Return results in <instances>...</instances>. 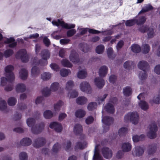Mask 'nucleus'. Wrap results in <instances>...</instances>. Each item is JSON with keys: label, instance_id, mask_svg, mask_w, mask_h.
Instances as JSON below:
<instances>
[{"label": "nucleus", "instance_id": "42", "mask_svg": "<svg viewBox=\"0 0 160 160\" xmlns=\"http://www.w3.org/2000/svg\"><path fill=\"white\" fill-rule=\"evenodd\" d=\"M132 51L135 53H138L141 51V48L137 44H134L131 47Z\"/></svg>", "mask_w": 160, "mask_h": 160}, {"label": "nucleus", "instance_id": "10", "mask_svg": "<svg viewBox=\"0 0 160 160\" xmlns=\"http://www.w3.org/2000/svg\"><path fill=\"white\" fill-rule=\"evenodd\" d=\"M52 23L54 25L59 26L60 25L62 28L66 29L73 28L75 26L74 24H68L65 23L63 21H61L59 19H58L57 21L53 20L52 22Z\"/></svg>", "mask_w": 160, "mask_h": 160}, {"label": "nucleus", "instance_id": "35", "mask_svg": "<svg viewBox=\"0 0 160 160\" xmlns=\"http://www.w3.org/2000/svg\"><path fill=\"white\" fill-rule=\"evenodd\" d=\"M123 92L124 95L126 96H128L132 94V89L129 87H126L123 89Z\"/></svg>", "mask_w": 160, "mask_h": 160}, {"label": "nucleus", "instance_id": "50", "mask_svg": "<svg viewBox=\"0 0 160 160\" xmlns=\"http://www.w3.org/2000/svg\"><path fill=\"white\" fill-rule=\"evenodd\" d=\"M71 73L70 70L64 69L61 70L60 72V74L62 77L66 76Z\"/></svg>", "mask_w": 160, "mask_h": 160}, {"label": "nucleus", "instance_id": "18", "mask_svg": "<svg viewBox=\"0 0 160 160\" xmlns=\"http://www.w3.org/2000/svg\"><path fill=\"white\" fill-rule=\"evenodd\" d=\"M28 76V71L26 69L22 68L19 72V76L23 80L26 79Z\"/></svg>", "mask_w": 160, "mask_h": 160}, {"label": "nucleus", "instance_id": "3", "mask_svg": "<svg viewBox=\"0 0 160 160\" xmlns=\"http://www.w3.org/2000/svg\"><path fill=\"white\" fill-rule=\"evenodd\" d=\"M138 66L140 69L142 70L140 72L139 75V78L142 80H145L148 76L146 70L149 68L148 63L145 61H141L138 62Z\"/></svg>", "mask_w": 160, "mask_h": 160}, {"label": "nucleus", "instance_id": "6", "mask_svg": "<svg viewBox=\"0 0 160 160\" xmlns=\"http://www.w3.org/2000/svg\"><path fill=\"white\" fill-rule=\"evenodd\" d=\"M117 98L115 97H113L110 99V102L108 103L104 107V110L108 113L113 114L115 111V108L112 104L110 102L113 103V104L116 102L117 101Z\"/></svg>", "mask_w": 160, "mask_h": 160}, {"label": "nucleus", "instance_id": "4", "mask_svg": "<svg viewBox=\"0 0 160 160\" xmlns=\"http://www.w3.org/2000/svg\"><path fill=\"white\" fill-rule=\"evenodd\" d=\"M124 120L126 122L130 121L133 124H137L139 120L138 115L136 112H129L125 116Z\"/></svg>", "mask_w": 160, "mask_h": 160}, {"label": "nucleus", "instance_id": "13", "mask_svg": "<svg viewBox=\"0 0 160 160\" xmlns=\"http://www.w3.org/2000/svg\"><path fill=\"white\" fill-rule=\"evenodd\" d=\"M102 153L104 158L108 159L111 158L112 156V150L107 147H103L102 149Z\"/></svg>", "mask_w": 160, "mask_h": 160}, {"label": "nucleus", "instance_id": "39", "mask_svg": "<svg viewBox=\"0 0 160 160\" xmlns=\"http://www.w3.org/2000/svg\"><path fill=\"white\" fill-rule=\"evenodd\" d=\"M79 48L81 51L84 52H87L89 49L88 45L84 43H80L79 44Z\"/></svg>", "mask_w": 160, "mask_h": 160}, {"label": "nucleus", "instance_id": "15", "mask_svg": "<svg viewBox=\"0 0 160 160\" xmlns=\"http://www.w3.org/2000/svg\"><path fill=\"white\" fill-rule=\"evenodd\" d=\"M46 142V141L45 138H40L35 140L33 145L34 147L36 148H38L43 146Z\"/></svg>", "mask_w": 160, "mask_h": 160}, {"label": "nucleus", "instance_id": "30", "mask_svg": "<svg viewBox=\"0 0 160 160\" xmlns=\"http://www.w3.org/2000/svg\"><path fill=\"white\" fill-rule=\"evenodd\" d=\"M5 43H10L9 44V47L11 48H13L15 47L17 43L15 42V39L12 38H7L6 41H5Z\"/></svg>", "mask_w": 160, "mask_h": 160}, {"label": "nucleus", "instance_id": "40", "mask_svg": "<svg viewBox=\"0 0 160 160\" xmlns=\"http://www.w3.org/2000/svg\"><path fill=\"white\" fill-rule=\"evenodd\" d=\"M157 149V145L156 144H153L150 145L149 147L148 153L149 154H152L154 153Z\"/></svg>", "mask_w": 160, "mask_h": 160}, {"label": "nucleus", "instance_id": "29", "mask_svg": "<svg viewBox=\"0 0 160 160\" xmlns=\"http://www.w3.org/2000/svg\"><path fill=\"white\" fill-rule=\"evenodd\" d=\"M87 75V73L84 69L79 70L77 74V77L80 79H84L86 77Z\"/></svg>", "mask_w": 160, "mask_h": 160}, {"label": "nucleus", "instance_id": "22", "mask_svg": "<svg viewBox=\"0 0 160 160\" xmlns=\"http://www.w3.org/2000/svg\"><path fill=\"white\" fill-rule=\"evenodd\" d=\"M95 84L98 88H102L104 86L105 83L104 80L99 78H97L94 80Z\"/></svg>", "mask_w": 160, "mask_h": 160}, {"label": "nucleus", "instance_id": "31", "mask_svg": "<svg viewBox=\"0 0 160 160\" xmlns=\"http://www.w3.org/2000/svg\"><path fill=\"white\" fill-rule=\"evenodd\" d=\"M145 136L144 135H141L139 136L135 135L132 136V139L133 142H136L140 141H142L144 139Z\"/></svg>", "mask_w": 160, "mask_h": 160}, {"label": "nucleus", "instance_id": "1", "mask_svg": "<svg viewBox=\"0 0 160 160\" xmlns=\"http://www.w3.org/2000/svg\"><path fill=\"white\" fill-rule=\"evenodd\" d=\"M14 69L13 66L11 65L7 66L5 68L6 73L5 76L7 78L2 77L1 78L0 85L2 86H5L7 82H11L15 79V77L12 71Z\"/></svg>", "mask_w": 160, "mask_h": 160}, {"label": "nucleus", "instance_id": "33", "mask_svg": "<svg viewBox=\"0 0 160 160\" xmlns=\"http://www.w3.org/2000/svg\"><path fill=\"white\" fill-rule=\"evenodd\" d=\"M52 75L49 72H44L41 74V78L44 81L49 80L51 78Z\"/></svg>", "mask_w": 160, "mask_h": 160}, {"label": "nucleus", "instance_id": "62", "mask_svg": "<svg viewBox=\"0 0 160 160\" xmlns=\"http://www.w3.org/2000/svg\"><path fill=\"white\" fill-rule=\"evenodd\" d=\"M93 121V117L92 116H89L86 118L85 122L87 124H90L92 123Z\"/></svg>", "mask_w": 160, "mask_h": 160}, {"label": "nucleus", "instance_id": "43", "mask_svg": "<svg viewBox=\"0 0 160 160\" xmlns=\"http://www.w3.org/2000/svg\"><path fill=\"white\" fill-rule=\"evenodd\" d=\"M136 23L139 25L143 24L146 21V18L144 16L139 17L138 19H136Z\"/></svg>", "mask_w": 160, "mask_h": 160}, {"label": "nucleus", "instance_id": "53", "mask_svg": "<svg viewBox=\"0 0 160 160\" xmlns=\"http://www.w3.org/2000/svg\"><path fill=\"white\" fill-rule=\"evenodd\" d=\"M107 53L108 58H110L113 59L115 57L113 54V50L111 48H109L107 50Z\"/></svg>", "mask_w": 160, "mask_h": 160}, {"label": "nucleus", "instance_id": "44", "mask_svg": "<svg viewBox=\"0 0 160 160\" xmlns=\"http://www.w3.org/2000/svg\"><path fill=\"white\" fill-rule=\"evenodd\" d=\"M63 105V102L61 101H58L54 105V109L56 111H58L60 109L61 107Z\"/></svg>", "mask_w": 160, "mask_h": 160}, {"label": "nucleus", "instance_id": "14", "mask_svg": "<svg viewBox=\"0 0 160 160\" xmlns=\"http://www.w3.org/2000/svg\"><path fill=\"white\" fill-rule=\"evenodd\" d=\"M144 148L140 146H135L132 150V154L135 156H140L142 155L144 152Z\"/></svg>", "mask_w": 160, "mask_h": 160}, {"label": "nucleus", "instance_id": "16", "mask_svg": "<svg viewBox=\"0 0 160 160\" xmlns=\"http://www.w3.org/2000/svg\"><path fill=\"white\" fill-rule=\"evenodd\" d=\"M69 58L71 61L73 63H78L79 61V57L76 51L72 50L69 56Z\"/></svg>", "mask_w": 160, "mask_h": 160}, {"label": "nucleus", "instance_id": "51", "mask_svg": "<svg viewBox=\"0 0 160 160\" xmlns=\"http://www.w3.org/2000/svg\"><path fill=\"white\" fill-rule=\"evenodd\" d=\"M16 102V99L15 98L13 97L10 98L8 101V104L10 106H13L15 105Z\"/></svg>", "mask_w": 160, "mask_h": 160}, {"label": "nucleus", "instance_id": "48", "mask_svg": "<svg viewBox=\"0 0 160 160\" xmlns=\"http://www.w3.org/2000/svg\"><path fill=\"white\" fill-rule=\"evenodd\" d=\"M128 129L125 127H122L118 130V133L119 136H122L125 135L127 132Z\"/></svg>", "mask_w": 160, "mask_h": 160}, {"label": "nucleus", "instance_id": "21", "mask_svg": "<svg viewBox=\"0 0 160 160\" xmlns=\"http://www.w3.org/2000/svg\"><path fill=\"white\" fill-rule=\"evenodd\" d=\"M76 101L77 104L83 105L87 103L88 100L87 98L84 96H80L76 99Z\"/></svg>", "mask_w": 160, "mask_h": 160}, {"label": "nucleus", "instance_id": "24", "mask_svg": "<svg viewBox=\"0 0 160 160\" xmlns=\"http://www.w3.org/2000/svg\"><path fill=\"white\" fill-rule=\"evenodd\" d=\"M132 146L131 143L128 142H125L122 144V148L123 152H128L132 149Z\"/></svg>", "mask_w": 160, "mask_h": 160}, {"label": "nucleus", "instance_id": "56", "mask_svg": "<svg viewBox=\"0 0 160 160\" xmlns=\"http://www.w3.org/2000/svg\"><path fill=\"white\" fill-rule=\"evenodd\" d=\"M78 94L77 91L75 90H72L68 93V95H69L70 98H74L78 96Z\"/></svg>", "mask_w": 160, "mask_h": 160}, {"label": "nucleus", "instance_id": "23", "mask_svg": "<svg viewBox=\"0 0 160 160\" xmlns=\"http://www.w3.org/2000/svg\"><path fill=\"white\" fill-rule=\"evenodd\" d=\"M108 71V68L106 66L101 67L99 71V74L101 77H104L107 74Z\"/></svg>", "mask_w": 160, "mask_h": 160}, {"label": "nucleus", "instance_id": "64", "mask_svg": "<svg viewBox=\"0 0 160 160\" xmlns=\"http://www.w3.org/2000/svg\"><path fill=\"white\" fill-rule=\"evenodd\" d=\"M61 148V146L57 143L53 146L52 151L54 152H57Z\"/></svg>", "mask_w": 160, "mask_h": 160}, {"label": "nucleus", "instance_id": "47", "mask_svg": "<svg viewBox=\"0 0 160 160\" xmlns=\"http://www.w3.org/2000/svg\"><path fill=\"white\" fill-rule=\"evenodd\" d=\"M97 107L96 102H92L89 103L88 105L87 108L89 111H92L95 109Z\"/></svg>", "mask_w": 160, "mask_h": 160}, {"label": "nucleus", "instance_id": "36", "mask_svg": "<svg viewBox=\"0 0 160 160\" xmlns=\"http://www.w3.org/2000/svg\"><path fill=\"white\" fill-rule=\"evenodd\" d=\"M59 87V84L58 83L54 82L51 84L50 89L51 91L55 92L58 89Z\"/></svg>", "mask_w": 160, "mask_h": 160}, {"label": "nucleus", "instance_id": "25", "mask_svg": "<svg viewBox=\"0 0 160 160\" xmlns=\"http://www.w3.org/2000/svg\"><path fill=\"white\" fill-rule=\"evenodd\" d=\"M86 145V142L84 141H83L82 142H78L76 143L75 146V149L76 150H78V149H82L85 148Z\"/></svg>", "mask_w": 160, "mask_h": 160}, {"label": "nucleus", "instance_id": "52", "mask_svg": "<svg viewBox=\"0 0 160 160\" xmlns=\"http://www.w3.org/2000/svg\"><path fill=\"white\" fill-rule=\"evenodd\" d=\"M104 49V46L102 45H100L96 47V52L98 54H102L103 52Z\"/></svg>", "mask_w": 160, "mask_h": 160}, {"label": "nucleus", "instance_id": "58", "mask_svg": "<svg viewBox=\"0 0 160 160\" xmlns=\"http://www.w3.org/2000/svg\"><path fill=\"white\" fill-rule=\"evenodd\" d=\"M108 95V94L105 93L99 96L98 98V101L99 104H100L101 103L104 101L105 99L106 98Z\"/></svg>", "mask_w": 160, "mask_h": 160}, {"label": "nucleus", "instance_id": "37", "mask_svg": "<svg viewBox=\"0 0 160 160\" xmlns=\"http://www.w3.org/2000/svg\"><path fill=\"white\" fill-rule=\"evenodd\" d=\"M139 105L141 108L143 110H146L148 108V105L145 101L141 100Z\"/></svg>", "mask_w": 160, "mask_h": 160}, {"label": "nucleus", "instance_id": "11", "mask_svg": "<svg viewBox=\"0 0 160 160\" xmlns=\"http://www.w3.org/2000/svg\"><path fill=\"white\" fill-rule=\"evenodd\" d=\"M80 89L82 92L88 94H91L92 91L91 86L87 82H82L80 85Z\"/></svg>", "mask_w": 160, "mask_h": 160}, {"label": "nucleus", "instance_id": "59", "mask_svg": "<svg viewBox=\"0 0 160 160\" xmlns=\"http://www.w3.org/2000/svg\"><path fill=\"white\" fill-rule=\"evenodd\" d=\"M13 53V51L11 49L6 50L4 53V55L6 58H8L11 56Z\"/></svg>", "mask_w": 160, "mask_h": 160}, {"label": "nucleus", "instance_id": "28", "mask_svg": "<svg viewBox=\"0 0 160 160\" xmlns=\"http://www.w3.org/2000/svg\"><path fill=\"white\" fill-rule=\"evenodd\" d=\"M32 140L29 138H26L22 139L20 142L21 144L23 146H28L31 144Z\"/></svg>", "mask_w": 160, "mask_h": 160}, {"label": "nucleus", "instance_id": "32", "mask_svg": "<svg viewBox=\"0 0 160 160\" xmlns=\"http://www.w3.org/2000/svg\"><path fill=\"white\" fill-rule=\"evenodd\" d=\"M153 9V7L151 5L149 4H147L142 8L139 14L148 12L152 10Z\"/></svg>", "mask_w": 160, "mask_h": 160}, {"label": "nucleus", "instance_id": "8", "mask_svg": "<svg viewBox=\"0 0 160 160\" xmlns=\"http://www.w3.org/2000/svg\"><path fill=\"white\" fill-rule=\"evenodd\" d=\"M149 130L147 133V136L151 139L155 138L156 136V132L158 130V127L155 122H152L150 125Z\"/></svg>", "mask_w": 160, "mask_h": 160}, {"label": "nucleus", "instance_id": "38", "mask_svg": "<svg viewBox=\"0 0 160 160\" xmlns=\"http://www.w3.org/2000/svg\"><path fill=\"white\" fill-rule=\"evenodd\" d=\"M74 83L72 80L68 81L66 83L65 89L67 90H69L74 87Z\"/></svg>", "mask_w": 160, "mask_h": 160}, {"label": "nucleus", "instance_id": "27", "mask_svg": "<svg viewBox=\"0 0 160 160\" xmlns=\"http://www.w3.org/2000/svg\"><path fill=\"white\" fill-rule=\"evenodd\" d=\"M75 114L77 118H81L85 115L86 112L83 109H79L76 111Z\"/></svg>", "mask_w": 160, "mask_h": 160}, {"label": "nucleus", "instance_id": "2", "mask_svg": "<svg viewBox=\"0 0 160 160\" xmlns=\"http://www.w3.org/2000/svg\"><path fill=\"white\" fill-rule=\"evenodd\" d=\"M35 120L32 118H29L27 120L28 126L31 128L32 132L34 134H38L41 132L43 129L44 124L43 122H42L38 126L34 125Z\"/></svg>", "mask_w": 160, "mask_h": 160}, {"label": "nucleus", "instance_id": "49", "mask_svg": "<svg viewBox=\"0 0 160 160\" xmlns=\"http://www.w3.org/2000/svg\"><path fill=\"white\" fill-rule=\"evenodd\" d=\"M7 107V103L6 102L0 98V110L3 111L6 109Z\"/></svg>", "mask_w": 160, "mask_h": 160}, {"label": "nucleus", "instance_id": "46", "mask_svg": "<svg viewBox=\"0 0 160 160\" xmlns=\"http://www.w3.org/2000/svg\"><path fill=\"white\" fill-rule=\"evenodd\" d=\"M44 117L46 119H49L53 116V113L49 110L45 111L43 113Z\"/></svg>", "mask_w": 160, "mask_h": 160}, {"label": "nucleus", "instance_id": "55", "mask_svg": "<svg viewBox=\"0 0 160 160\" xmlns=\"http://www.w3.org/2000/svg\"><path fill=\"white\" fill-rule=\"evenodd\" d=\"M147 32L148 38H152L154 36V32L153 29L148 28Z\"/></svg>", "mask_w": 160, "mask_h": 160}, {"label": "nucleus", "instance_id": "9", "mask_svg": "<svg viewBox=\"0 0 160 160\" xmlns=\"http://www.w3.org/2000/svg\"><path fill=\"white\" fill-rule=\"evenodd\" d=\"M102 123L104 124V125H103V126L104 131L106 132L109 129V126L113 123V119L111 117L108 116L103 117L102 115Z\"/></svg>", "mask_w": 160, "mask_h": 160}, {"label": "nucleus", "instance_id": "5", "mask_svg": "<svg viewBox=\"0 0 160 160\" xmlns=\"http://www.w3.org/2000/svg\"><path fill=\"white\" fill-rule=\"evenodd\" d=\"M41 56L42 58L39 62L38 64L41 66H45L48 64L47 59L49 58L50 53L48 50H42L41 53Z\"/></svg>", "mask_w": 160, "mask_h": 160}, {"label": "nucleus", "instance_id": "63", "mask_svg": "<svg viewBox=\"0 0 160 160\" xmlns=\"http://www.w3.org/2000/svg\"><path fill=\"white\" fill-rule=\"evenodd\" d=\"M71 143V142L69 141H67L66 142L64 143L63 147L66 151H68L70 149Z\"/></svg>", "mask_w": 160, "mask_h": 160}, {"label": "nucleus", "instance_id": "26", "mask_svg": "<svg viewBox=\"0 0 160 160\" xmlns=\"http://www.w3.org/2000/svg\"><path fill=\"white\" fill-rule=\"evenodd\" d=\"M40 73V70L37 67L35 66L32 68L31 70V75L32 77L34 78L37 77Z\"/></svg>", "mask_w": 160, "mask_h": 160}, {"label": "nucleus", "instance_id": "7", "mask_svg": "<svg viewBox=\"0 0 160 160\" xmlns=\"http://www.w3.org/2000/svg\"><path fill=\"white\" fill-rule=\"evenodd\" d=\"M16 57L17 59H20L23 62H28L29 59L26 51L25 49H20L16 55Z\"/></svg>", "mask_w": 160, "mask_h": 160}, {"label": "nucleus", "instance_id": "54", "mask_svg": "<svg viewBox=\"0 0 160 160\" xmlns=\"http://www.w3.org/2000/svg\"><path fill=\"white\" fill-rule=\"evenodd\" d=\"M51 91L49 90L47 87H46L42 90V94L45 97H47L49 96L51 93Z\"/></svg>", "mask_w": 160, "mask_h": 160}, {"label": "nucleus", "instance_id": "57", "mask_svg": "<svg viewBox=\"0 0 160 160\" xmlns=\"http://www.w3.org/2000/svg\"><path fill=\"white\" fill-rule=\"evenodd\" d=\"M150 47L148 44H145L142 46L143 52L145 54L148 53L150 50Z\"/></svg>", "mask_w": 160, "mask_h": 160}, {"label": "nucleus", "instance_id": "20", "mask_svg": "<svg viewBox=\"0 0 160 160\" xmlns=\"http://www.w3.org/2000/svg\"><path fill=\"white\" fill-rule=\"evenodd\" d=\"M83 131L82 127L79 124H76L73 128V132L77 135H81Z\"/></svg>", "mask_w": 160, "mask_h": 160}, {"label": "nucleus", "instance_id": "41", "mask_svg": "<svg viewBox=\"0 0 160 160\" xmlns=\"http://www.w3.org/2000/svg\"><path fill=\"white\" fill-rule=\"evenodd\" d=\"M62 65L64 67L71 68L72 66V64L70 62L66 59H63L61 61Z\"/></svg>", "mask_w": 160, "mask_h": 160}, {"label": "nucleus", "instance_id": "61", "mask_svg": "<svg viewBox=\"0 0 160 160\" xmlns=\"http://www.w3.org/2000/svg\"><path fill=\"white\" fill-rule=\"evenodd\" d=\"M136 19H132L127 20L125 23V24L127 26H131L135 24L136 23Z\"/></svg>", "mask_w": 160, "mask_h": 160}, {"label": "nucleus", "instance_id": "19", "mask_svg": "<svg viewBox=\"0 0 160 160\" xmlns=\"http://www.w3.org/2000/svg\"><path fill=\"white\" fill-rule=\"evenodd\" d=\"M26 85L22 83H18L15 87L16 91L18 93H22L24 92L26 90Z\"/></svg>", "mask_w": 160, "mask_h": 160}, {"label": "nucleus", "instance_id": "34", "mask_svg": "<svg viewBox=\"0 0 160 160\" xmlns=\"http://www.w3.org/2000/svg\"><path fill=\"white\" fill-rule=\"evenodd\" d=\"M150 103L152 104L154 103L158 104L160 103V90L159 92L158 95L154 97L153 99L150 101Z\"/></svg>", "mask_w": 160, "mask_h": 160}, {"label": "nucleus", "instance_id": "60", "mask_svg": "<svg viewBox=\"0 0 160 160\" xmlns=\"http://www.w3.org/2000/svg\"><path fill=\"white\" fill-rule=\"evenodd\" d=\"M19 158L20 160H27L28 159L27 154L24 152H21L19 154Z\"/></svg>", "mask_w": 160, "mask_h": 160}, {"label": "nucleus", "instance_id": "45", "mask_svg": "<svg viewBox=\"0 0 160 160\" xmlns=\"http://www.w3.org/2000/svg\"><path fill=\"white\" fill-rule=\"evenodd\" d=\"M134 64V63L132 61H128L124 63V67L126 69L129 70Z\"/></svg>", "mask_w": 160, "mask_h": 160}, {"label": "nucleus", "instance_id": "17", "mask_svg": "<svg viewBox=\"0 0 160 160\" xmlns=\"http://www.w3.org/2000/svg\"><path fill=\"white\" fill-rule=\"evenodd\" d=\"M98 145L95 146L94 149V153L93 156V160H103L102 157L99 154V152L98 149Z\"/></svg>", "mask_w": 160, "mask_h": 160}, {"label": "nucleus", "instance_id": "12", "mask_svg": "<svg viewBox=\"0 0 160 160\" xmlns=\"http://www.w3.org/2000/svg\"><path fill=\"white\" fill-rule=\"evenodd\" d=\"M49 127L53 129L58 132H61L62 129V126L61 123L57 122H51L50 124Z\"/></svg>", "mask_w": 160, "mask_h": 160}]
</instances>
